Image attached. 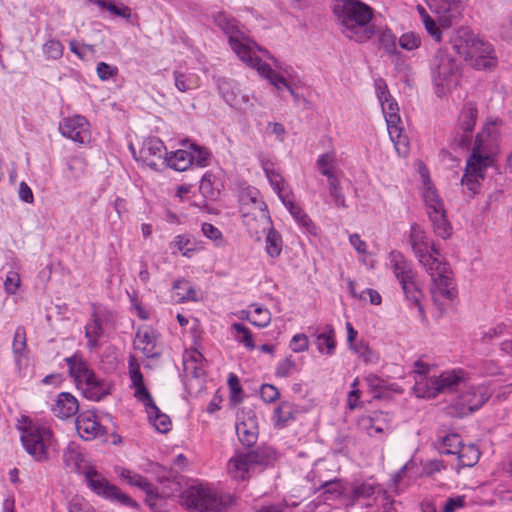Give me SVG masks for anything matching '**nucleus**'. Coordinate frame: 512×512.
<instances>
[{
  "label": "nucleus",
  "instance_id": "c85d7f7f",
  "mask_svg": "<svg viewBox=\"0 0 512 512\" xmlns=\"http://www.w3.org/2000/svg\"><path fill=\"white\" fill-rule=\"evenodd\" d=\"M79 410L77 399L70 393L62 392L58 395L53 408L55 416H76Z\"/></svg>",
  "mask_w": 512,
  "mask_h": 512
},
{
  "label": "nucleus",
  "instance_id": "412c9836",
  "mask_svg": "<svg viewBox=\"0 0 512 512\" xmlns=\"http://www.w3.org/2000/svg\"><path fill=\"white\" fill-rule=\"evenodd\" d=\"M63 462L71 471L82 474L90 466L86 464V458L81 447L75 442L69 443L63 451Z\"/></svg>",
  "mask_w": 512,
  "mask_h": 512
},
{
  "label": "nucleus",
  "instance_id": "e433bc0d",
  "mask_svg": "<svg viewBox=\"0 0 512 512\" xmlns=\"http://www.w3.org/2000/svg\"><path fill=\"white\" fill-rule=\"evenodd\" d=\"M348 483L342 481H325L321 484L324 493L330 494L333 498L341 499L346 505L348 495Z\"/></svg>",
  "mask_w": 512,
  "mask_h": 512
},
{
  "label": "nucleus",
  "instance_id": "bf43d9fd",
  "mask_svg": "<svg viewBox=\"0 0 512 512\" xmlns=\"http://www.w3.org/2000/svg\"><path fill=\"white\" fill-rule=\"evenodd\" d=\"M175 86L180 92H186L193 88L192 80L180 71H174Z\"/></svg>",
  "mask_w": 512,
  "mask_h": 512
},
{
  "label": "nucleus",
  "instance_id": "f3484780",
  "mask_svg": "<svg viewBox=\"0 0 512 512\" xmlns=\"http://www.w3.org/2000/svg\"><path fill=\"white\" fill-rule=\"evenodd\" d=\"M89 124L85 117L76 115L74 117L65 118L59 125L62 136L84 144L90 140Z\"/></svg>",
  "mask_w": 512,
  "mask_h": 512
},
{
  "label": "nucleus",
  "instance_id": "603ef678",
  "mask_svg": "<svg viewBox=\"0 0 512 512\" xmlns=\"http://www.w3.org/2000/svg\"><path fill=\"white\" fill-rule=\"evenodd\" d=\"M398 44L402 49L412 51L420 47L421 38L414 32H407L399 38Z\"/></svg>",
  "mask_w": 512,
  "mask_h": 512
},
{
  "label": "nucleus",
  "instance_id": "4d7b16f0",
  "mask_svg": "<svg viewBox=\"0 0 512 512\" xmlns=\"http://www.w3.org/2000/svg\"><path fill=\"white\" fill-rule=\"evenodd\" d=\"M380 418H362L367 420L368 424H364V427L371 437L382 436L384 434L385 427L382 423H378Z\"/></svg>",
  "mask_w": 512,
  "mask_h": 512
},
{
  "label": "nucleus",
  "instance_id": "4be33fe9",
  "mask_svg": "<svg viewBox=\"0 0 512 512\" xmlns=\"http://www.w3.org/2000/svg\"><path fill=\"white\" fill-rule=\"evenodd\" d=\"M71 376L83 378L90 387H97L99 381L95 374L88 368L87 364L78 356L73 355L65 359Z\"/></svg>",
  "mask_w": 512,
  "mask_h": 512
},
{
  "label": "nucleus",
  "instance_id": "c03bdc74",
  "mask_svg": "<svg viewBox=\"0 0 512 512\" xmlns=\"http://www.w3.org/2000/svg\"><path fill=\"white\" fill-rule=\"evenodd\" d=\"M480 458V451L474 445L464 446L458 455L459 462L464 467L474 466Z\"/></svg>",
  "mask_w": 512,
  "mask_h": 512
},
{
  "label": "nucleus",
  "instance_id": "9b49d317",
  "mask_svg": "<svg viewBox=\"0 0 512 512\" xmlns=\"http://www.w3.org/2000/svg\"><path fill=\"white\" fill-rule=\"evenodd\" d=\"M438 255L439 252L435 249L434 252L431 251L418 260L431 276L433 295L453 300L456 297V289L450 277L451 270L446 262L438 258Z\"/></svg>",
  "mask_w": 512,
  "mask_h": 512
},
{
  "label": "nucleus",
  "instance_id": "0eeeda50",
  "mask_svg": "<svg viewBox=\"0 0 512 512\" xmlns=\"http://www.w3.org/2000/svg\"><path fill=\"white\" fill-rule=\"evenodd\" d=\"M276 459L271 448L257 449L235 453L227 463L230 477L236 481H244Z\"/></svg>",
  "mask_w": 512,
  "mask_h": 512
},
{
  "label": "nucleus",
  "instance_id": "cd10ccee",
  "mask_svg": "<svg viewBox=\"0 0 512 512\" xmlns=\"http://www.w3.org/2000/svg\"><path fill=\"white\" fill-rule=\"evenodd\" d=\"M217 88L223 100L231 107H237L242 97L234 81L227 78L217 79Z\"/></svg>",
  "mask_w": 512,
  "mask_h": 512
},
{
  "label": "nucleus",
  "instance_id": "20e7f679",
  "mask_svg": "<svg viewBox=\"0 0 512 512\" xmlns=\"http://www.w3.org/2000/svg\"><path fill=\"white\" fill-rule=\"evenodd\" d=\"M17 428L25 451L37 462L49 459L51 451H56L57 442L50 427L39 418H20Z\"/></svg>",
  "mask_w": 512,
  "mask_h": 512
},
{
  "label": "nucleus",
  "instance_id": "e2e57ef3",
  "mask_svg": "<svg viewBox=\"0 0 512 512\" xmlns=\"http://www.w3.org/2000/svg\"><path fill=\"white\" fill-rule=\"evenodd\" d=\"M291 347H292L293 352H295V353H300V352H304V351L308 350V348H309L308 337L303 333L294 335L291 340Z\"/></svg>",
  "mask_w": 512,
  "mask_h": 512
},
{
  "label": "nucleus",
  "instance_id": "37998d69",
  "mask_svg": "<svg viewBox=\"0 0 512 512\" xmlns=\"http://www.w3.org/2000/svg\"><path fill=\"white\" fill-rule=\"evenodd\" d=\"M189 149L190 152H192L193 165L202 168L209 165L211 153L207 148L200 146L196 143H191L189 145Z\"/></svg>",
  "mask_w": 512,
  "mask_h": 512
},
{
  "label": "nucleus",
  "instance_id": "a211bd4d",
  "mask_svg": "<svg viewBox=\"0 0 512 512\" xmlns=\"http://www.w3.org/2000/svg\"><path fill=\"white\" fill-rule=\"evenodd\" d=\"M120 477L126 480L129 485L143 490L147 495L146 502L149 506L153 507L155 505L154 500L158 498V493L153 484L148 482L145 477L128 469H123Z\"/></svg>",
  "mask_w": 512,
  "mask_h": 512
},
{
  "label": "nucleus",
  "instance_id": "4c0bfd02",
  "mask_svg": "<svg viewBox=\"0 0 512 512\" xmlns=\"http://www.w3.org/2000/svg\"><path fill=\"white\" fill-rule=\"evenodd\" d=\"M263 225V231L267 229L268 234L266 237V251L271 257H277L280 255L282 250V241L280 235L269 225Z\"/></svg>",
  "mask_w": 512,
  "mask_h": 512
},
{
  "label": "nucleus",
  "instance_id": "ea45409f",
  "mask_svg": "<svg viewBox=\"0 0 512 512\" xmlns=\"http://www.w3.org/2000/svg\"><path fill=\"white\" fill-rule=\"evenodd\" d=\"M255 306L253 315L250 312H246V320H248L252 325L264 328L267 327L271 322V313L268 309L263 308L261 306Z\"/></svg>",
  "mask_w": 512,
  "mask_h": 512
},
{
  "label": "nucleus",
  "instance_id": "c9c22d12",
  "mask_svg": "<svg viewBox=\"0 0 512 512\" xmlns=\"http://www.w3.org/2000/svg\"><path fill=\"white\" fill-rule=\"evenodd\" d=\"M263 170L266 174V177H267L270 185L272 186L273 190L277 193L280 200L282 198L286 197L287 195H284V193H283L284 192V179L277 171H275V169L273 168V164L269 163V162L264 163Z\"/></svg>",
  "mask_w": 512,
  "mask_h": 512
},
{
  "label": "nucleus",
  "instance_id": "0e129e2a",
  "mask_svg": "<svg viewBox=\"0 0 512 512\" xmlns=\"http://www.w3.org/2000/svg\"><path fill=\"white\" fill-rule=\"evenodd\" d=\"M96 72L101 80H108L117 74V68L105 62L97 64Z\"/></svg>",
  "mask_w": 512,
  "mask_h": 512
},
{
  "label": "nucleus",
  "instance_id": "72a5a7b5",
  "mask_svg": "<svg viewBox=\"0 0 512 512\" xmlns=\"http://www.w3.org/2000/svg\"><path fill=\"white\" fill-rule=\"evenodd\" d=\"M317 349L320 353L333 355L336 348L335 332L331 325L326 326V331L316 337Z\"/></svg>",
  "mask_w": 512,
  "mask_h": 512
},
{
  "label": "nucleus",
  "instance_id": "3c124183",
  "mask_svg": "<svg viewBox=\"0 0 512 512\" xmlns=\"http://www.w3.org/2000/svg\"><path fill=\"white\" fill-rule=\"evenodd\" d=\"M424 200L427 206V213H430V210H440L444 208L443 201L437 194L436 189L431 186L426 188V191L424 192Z\"/></svg>",
  "mask_w": 512,
  "mask_h": 512
},
{
  "label": "nucleus",
  "instance_id": "58836bf2",
  "mask_svg": "<svg viewBox=\"0 0 512 512\" xmlns=\"http://www.w3.org/2000/svg\"><path fill=\"white\" fill-rule=\"evenodd\" d=\"M27 349L26 332L24 327L19 326L16 328L12 343V350L15 357L16 364H20V358L24 356Z\"/></svg>",
  "mask_w": 512,
  "mask_h": 512
},
{
  "label": "nucleus",
  "instance_id": "052dcab7",
  "mask_svg": "<svg viewBox=\"0 0 512 512\" xmlns=\"http://www.w3.org/2000/svg\"><path fill=\"white\" fill-rule=\"evenodd\" d=\"M278 389L271 384H263L260 387V396L262 400L266 403H271L279 398Z\"/></svg>",
  "mask_w": 512,
  "mask_h": 512
},
{
  "label": "nucleus",
  "instance_id": "680f3d73",
  "mask_svg": "<svg viewBox=\"0 0 512 512\" xmlns=\"http://www.w3.org/2000/svg\"><path fill=\"white\" fill-rule=\"evenodd\" d=\"M296 364L291 356L286 357L284 360L279 362L276 368V375L279 377H287L295 369Z\"/></svg>",
  "mask_w": 512,
  "mask_h": 512
},
{
  "label": "nucleus",
  "instance_id": "49530a36",
  "mask_svg": "<svg viewBox=\"0 0 512 512\" xmlns=\"http://www.w3.org/2000/svg\"><path fill=\"white\" fill-rule=\"evenodd\" d=\"M369 390L373 393V397L377 399L386 398L388 391L386 389L385 381L375 375H370L366 378Z\"/></svg>",
  "mask_w": 512,
  "mask_h": 512
},
{
  "label": "nucleus",
  "instance_id": "f257e3e1",
  "mask_svg": "<svg viewBox=\"0 0 512 512\" xmlns=\"http://www.w3.org/2000/svg\"><path fill=\"white\" fill-rule=\"evenodd\" d=\"M333 13L343 28V34L350 40L364 43L376 33L371 24L372 8L359 0H335Z\"/></svg>",
  "mask_w": 512,
  "mask_h": 512
},
{
  "label": "nucleus",
  "instance_id": "7ed1b4c3",
  "mask_svg": "<svg viewBox=\"0 0 512 512\" xmlns=\"http://www.w3.org/2000/svg\"><path fill=\"white\" fill-rule=\"evenodd\" d=\"M501 124V120H490L486 123L481 133L475 136L472 153L466 161L464 175L461 184L465 185L472 195L478 193L481 181L484 180L486 170L491 163V156L487 153L484 136L493 137L496 135L495 127Z\"/></svg>",
  "mask_w": 512,
  "mask_h": 512
},
{
  "label": "nucleus",
  "instance_id": "473e14b6",
  "mask_svg": "<svg viewBox=\"0 0 512 512\" xmlns=\"http://www.w3.org/2000/svg\"><path fill=\"white\" fill-rule=\"evenodd\" d=\"M478 109L476 103L469 101L464 104L460 115L458 128L461 131L473 132L476 125Z\"/></svg>",
  "mask_w": 512,
  "mask_h": 512
},
{
  "label": "nucleus",
  "instance_id": "338daca9",
  "mask_svg": "<svg viewBox=\"0 0 512 512\" xmlns=\"http://www.w3.org/2000/svg\"><path fill=\"white\" fill-rule=\"evenodd\" d=\"M67 167L73 176L79 177L84 172L85 161L81 157H72L69 159Z\"/></svg>",
  "mask_w": 512,
  "mask_h": 512
},
{
  "label": "nucleus",
  "instance_id": "1a4fd4ad",
  "mask_svg": "<svg viewBox=\"0 0 512 512\" xmlns=\"http://www.w3.org/2000/svg\"><path fill=\"white\" fill-rule=\"evenodd\" d=\"M377 97L381 104L382 111L387 123V129L391 140L399 154L408 153V138L402 134V128L399 126L401 118L397 102L392 99L387 85L382 80L376 82Z\"/></svg>",
  "mask_w": 512,
  "mask_h": 512
},
{
  "label": "nucleus",
  "instance_id": "aec40b11",
  "mask_svg": "<svg viewBox=\"0 0 512 512\" xmlns=\"http://www.w3.org/2000/svg\"><path fill=\"white\" fill-rule=\"evenodd\" d=\"M488 397L482 392V389H470L459 397L457 406L460 408L458 416H464L477 411L486 401Z\"/></svg>",
  "mask_w": 512,
  "mask_h": 512
},
{
  "label": "nucleus",
  "instance_id": "bb28decb",
  "mask_svg": "<svg viewBox=\"0 0 512 512\" xmlns=\"http://www.w3.org/2000/svg\"><path fill=\"white\" fill-rule=\"evenodd\" d=\"M375 493V485L370 482L348 483L346 506L352 507L359 499L370 498Z\"/></svg>",
  "mask_w": 512,
  "mask_h": 512
},
{
  "label": "nucleus",
  "instance_id": "7c9ffc66",
  "mask_svg": "<svg viewBox=\"0 0 512 512\" xmlns=\"http://www.w3.org/2000/svg\"><path fill=\"white\" fill-rule=\"evenodd\" d=\"M104 335L102 321L94 311L91 320L85 325V337L87 339V347L95 349L100 346L99 339Z\"/></svg>",
  "mask_w": 512,
  "mask_h": 512
},
{
  "label": "nucleus",
  "instance_id": "c756f323",
  "mask_svg": "<svg viewBox=\"0 0 512 512\" xmlns=\"http://www.w3.org/2000/svg\"><path fill=\"white\" fill-rule=\"evenodd\" d=\"M428 217L437 236L443 239L450 237L452 233V226L446 217V211L444 208L440 210H430Z\"/></svg>",
  "mask_w": 512,
  "mask_h": 512
},
{
  "label": "nucleus",
  "instance_id": "de8ad7c7",
  "mask_svg": "<svg viewBox=\"0 0 512 512\" xmlns=\"http://www.w3.org/2000/svg\"><path fill=\"white\" fill-rule=\"evenodd\" d=\"M378 41L388 54H397V39L389 29L379 31Z\"/></svg>",
  "mask_w": 512,
  "mask_h": 512
},
{
  "label": "nucleus",
  "instance_id": "a18cd8bd",
  "mask_svg": "<svg viewBox=\"0 0 512 512\" xmlns=\"http://www.w3.org/2000/svg\"><path fill=\"white\" fill-rule=\"evenodd\" d=\"M442 452L445 454L459 455L464 445L458 434H448L442 441Z\"/></svg>",
  "mask_w": 512,
  "mask_h": 512
},
{
  "label": "nucleus",
  "instance_id": "79ce46f5",
  "mask_svg": "<svg viewBox=\"0 0 512 512\" xmlns=\"http://www.w3.org/2000/svg\"><path fill=\"white\" fill-rule=\"evenodd\" d=\"M473 138V132L461 131L459 128L453 133L450 139L452 149L467 150L469 149Z\"/></svg>",
  "mask_w": 512,
  "mask_h": 512
},
{
  "label": "nucleus",
  "instance_id": "ddd939ff",
  "mask_svg": "<svg viewBox=\"0 0 512 512\" xmlns=\"http://www.w3.org/2000/svg\"><path fill=\"white\" fill-rule=\"evenodd\" d=\"M389 262L406 298L414 299L417 302L419 287L415 282V272L412 269V264L401 252L396 250L389 253Z\"/></svg>",
  "mask_w": 512,
  "mask_h": 512
},
{
  "label": "nucleus",
  "instance_id": "774afa93",
  "mask_svg": "<svg viewBox=\"0 0 512 512\" xmlns=\"http://www.w3.org/2000/svg\"><path fill=\"white\" fill-rule=\"evenodd\" d=\"M500 35L503 40L512 43V14L501 25Z\"/></svg>",
  "mask_w": 512,
  "mask_h": 512
},
{
  "label": "nucleus",
  "instance_id": "69168bd1",
  "mask_svg": "<svg viewBox=\"0 0 512 512\" xmlns=\"http://www.w3.org/2000/svg\"><path fill=\"white\" fill-rule=\"evenodd\" d=\"M465 496L450 497L446 500L443 506V512H455L456 510L464 507Z\"/></svg>",
  "mask_w": 512,
  "mask_h": 512
},
{
  "label": "nucleus",
  "instance_id": "8fccbe9b",
  "mask_svg": "<svg viewBox=\"0 0 512 512\" xmlns=\"http://www.w3.org/2000/svg\"><path fill=\"white\" fill-rule=\"evenodd\" d=\"M227 384L230 392V401L233 404H238L242 400L243 393L238 376L234 373H230L228 376Z\"/></svg>",
  "mask_w": 512,
  "mask_h": 512
},
{
  "label": "nucleus",
  "instance_id": "864d4df0",
  "mask_svg": "<svg viewBox=\"0 0 512 512\" xmlns=\"http://www.w3.org/2000/svg\"><path fill=\"white\" fill-rule=\"evenodd\" d=\"M64 47L59 40L51 39L43 45L44 54L53 60L59 59L63 54Z\"/></svg>",
  "mask_w": 512,
  "mask_h": 512
},
{
  "label": "nucleus",
  "instance_id": "13d9d810",
  "mask_svg": "<svg viewBox=\"0 0 512 512\" xmlns=\"http://www.w3.org/2000/svg\"><path fill=\"white\" fill-rule=\"evenodd\" d=\"M148 423L155 431L165 434L172 428L171 418H147Z\"/></svg>",
  "mask_w": 512,
  "mask_h": 512
},
{
  "label": "nucleus",
  "instance_id": "393cba45",
  "mask_svg": "<svg viewBox=\"0 0 512 512\" xmlns=\"http://www.w3.org/2000/svg\"><path fill=\"white\" fill-rule=\"evenodd\" d=\"M435 379L436 392H439V394L450 393L456 391L464 382V373L461 370L445 371Z\"/></svg>",
  "mask_w": 512,
  "mask_h": 512
},
{
  "label": "nucleus",
  "instance_id": "5fc2aeb1",
  "mask_svg": "<svg viewBox=\"0 0 512 512\" xmlns=\"http://www.w3.org/2000/svg\"><path fill=\"white\" fill-rule=\"evenodd\" d=\"M232 329L242 335V338L239 340L240 343L244 344L250 350L255 348L251 331L245 325L242 323H234Z\"/></svg>",
  "mask_w": 512,
  "mask_h": 512
},
{
  "label": "nucleus",
  "instance_id": "b1692460",
  "mask_svg": "<svg viewBox=\"0 0 512 512\" xmlns=\"http://www.w3.org/2000/svg\"><path fill=\"white\" fill-rule=\"evenodd\" d=\"M257 418H241L235 423V430L239 441L244 446H252L258 438Z\"/></svg>",
  "mask_w": 512,
  "mask_h": 512
},
{
  "label": "nucleus",
  "instance_id": "2eb2a0df",
  "mask_svg": "<svg viewBox=\"0 0 512 512\" xmlns=\"http://www.w3.org/2000/svg\"><path fill=\"white\" fill-rule=\"evenodd\" d=\"M241 213L244 222L249 225L251 219H259L264 225L271 223L266 203L260 198L257 189H247L240 197Z\"/></svg>",
  "mask_w": 512,
  "mask_h": 512
},
{
  "label": "nucleus",
  "instance_id": "a19ab883",
  "mask_svg": "<svg viewBox=\"0 0 512 512\" xmlns=\"http://www.w3.org/2000/svg\"><path fill=\"white\" fill-rule=\"evenodd\" d=\"M173 290L175 292V295L177 296L178 302H185V301H194L195 298V290L187 280H178L173 285Z\"/></svg>",
  "mask_w": 512,
  "mask_h": 512
},
{
  "label": "nucleus",
  "instance_id": "2f4dec72",
  "mask_svg": "<svg viewBox=\"0 0 512 512\" xmlns=\"http://www.w3.org/2000/svg\"><path fill=\"white\" fill-rule=\"evenodd\" d=\"M191 165H193L192 152L179 149L172 152L170 155L167 154L164 166L170 167L176 171H185Z\"/></svg>",
  "mask_w": 512,
  "mask_h": 512
},
{
  "label": "nucleus",
  "instance_id": "f03ea898",
  "mask_svg": "<svg viewBox=\"0 0 512 512\" xmlns=\"http://www.w3.org/2000/svg\"><path fill=\"white\" fill-rule=\"evenodd\" d=\"M451 44L454 51L476 70H492L497 66L498 58L494 47L467 27L456 31L451 38Z\"/></svg>",
  "mask_w": 512,
  "mask_h": 512
},
{
  "label": "nucleus",
  "instance_id": "6ab92c4d",
  "mask_svg": "<svg viewBox=\"0 0 512 512\" xmlns=\"http://www.w3.org/2000/svg\"><path fill=\"white\" fill-rule=\"evenodd\" d=\"M78 435L85 441H91L105 433V427L98 418H71Z\"/></svg>",
  "mask_w": 512,
  "mask_h": 512
},
{
  "label": "nucleus",
  "instance_id": "9d476101",
  "mask_svg": "<svg viewBox=\"0 0 512 512\" xmlns=\"http://www.w3.org/2000/svg\"><path fill=\"white\" fill-rule=\"evenodd\" d=\"M432 80L438 95L457 85L461 77L460 62L445 49H438L431 64Z\"/></svg>",
  "mask_w": 512,
  "mask_h": 512
},
{
  "label": "nucleus",
  "instance_id": "4468645a",
  "mask_svg": "<svg viewBox=\"0 0 512 512\" xmlns=\"http://www.w3.org/2000/svg\"><path fill=\"white\" fill-rule=\"evenodd\" d=\"M128 367L132 387L135 389L134 396L144 405L148 416H167L155 405L151 394L144 384L140 366L134 356L129 357Z\"/></svg>",
  "mask_w": 512,
  "mask_h": 512
},
{
  "label": "nucleus",
  "instance_id": "5701e85b",
  "mask_svg": "<svg viewBox=\"0 0 512 512\" xmlns=\"http://www.w3.org/2000/svg\"><path fill=\"white\" fill-rule=\"evenodd\" d=\"M258 73L269 80V82L278 90L282 87L286 88L292 95L296 103L299 102L301 96L291 87L288 81L279 73L274 71L271 66L265 62H261L256 68Z\"/></svg>",
  "mask_w": 512,
  "mask_h": 512
},
{
  "label": "nucleus",
  "instance_id": "f704fd0d",
  "mask_svg": "<svg viewBox=\"0 0 512 512\" xmlns=\"http://www.w3.org/2000/svg\"><path fill=\"white\" fill-rule=\"evenodd\" d=\"M436 379L435 377L424 378L420 381H416L414 385V392L419 398H435L439 395V392H436L437 385H435Z\"/></svg>",
  "mask_w": 512,
  "mask_h": 512
},
{
  "label": "nucleus",
  "instance_id": "6e6d98bb",
  "mask_svg": "<svg viewBox=\"0 0 512 512\" xmlns=\"http://www.w3.org/2000/svg\"><path fill=\"white\" fill-rule=\"evenodd\" d=\"M68 512H95L94 508L82 497L75 496L68 503Z\"/></svg>",
  "mask_w": 512,
  "mask_h": 512
},
{
  "label": "nucleus",
  "instance_id": "39448f33",
  "mask_svg": "<svg viewBox=\"0 0 512 512\" xmlns=\"http://www.w3.org/2000/svg\"><path fill=\"white\" fill-rule=\"evenodd\" d=\"M216 25L228 37L231 49L235 54L251 68H256L262 60L255 55L254 49L262 50L254 41L250 40L243 31L240 30L238 21L229 17L224 12H219L214 16Z\"/></svg>",
  "mask_w": 512,
  "mask_h": 512
},
{
  "label": "nucleus",
  "instance_id": "a878e982",
  "mask_svg": "<svg viewBox=\"0 0 512 512\" xmlns=\"http://www.w3.org/2000/svg\"><path fill=\"white\" fill-rule=\"evenodd\" d=\"M409 241L418 259L431 251H435V248L428 241L425 232L417 224L411 225Z\"/></svg>",
  "mask_w": 512,
  "mask_h": 512
},
{
  "label": "nucleus",
  "instance_id": "423d86ee",
  "mask_svg": "<svg viewBox=\"0 0 512 512\" xmlns=\"http://www.w3.org/2000/svg\"><path fill=\"white\" fill-rule=\"evenodd\" d=\"M429 9L437 14V22L430 17L423 7H418L422 22L428 34L437 42L442 39L441 27H450L460 16L462 4L466 0H426Z\"/></svg>",
  "mask_w": 512,
  "mask_h": 512
},
{
  "label": "nucleus",
  "instance_id": "f8f14e48",
  "mask_svg": "<svg viewBox=\"0 0 512 512\" xmlns=\"http://www.w3.org/2000/svg\"><path fill=\"white\" fill-rule=\"evenodd\" d=\"M86 485L97 496L102 497L111 502H118L123 506L137 509L138 503L129 497L127 494L111 484L101 473H99L93 466H89L83 471Z\"/></svg>",
  "mask_w": 512,
  "mask_h": 512
},
{
  "label": "nucleus",
  "instance_id": "09e8293b",
  "mask_svg": "<svg viewBox=\"0 0 512 512\" xmlns=\"http://www.w3.org/2000/svg\"><path fill=\"white\" fill-rule=\"evenodd\" d=\"M335 154L333 152L324 153L317 159V168L320 173L327 176L334 173L335 169Z\"/></svg>",
  "mask_w": 512,
  "mask_h": 512
},
{
  "label": "nucleus",
  "instance_id": "dca6fc26",
  "mask_svg": "<svg viewBox=\"0 0 512 512\" xmlns=\"http://www.w3.org/2000/svg\"><path fill=\"white\" fill-rule=\"evenodd\" d=\"M129 148L136 161H140L154 170L158 169L159 164L165 165L167 150L164 143L157 137L145 139L138 153L132 145Z\"/></svg>",
  "mask_w": 512,
  "mask_h": 512
},
{
  "label": "nucleus",
  "instance_id": "6e6552de",
  "mask_svg": "<svg viewBox=\"0 0 512 512\" xmlns=\"http://www.w3.org/2000/svg\"><path fill=\"white\" fill-rule=\"evenodd\" d=\"M232 501L231 496H220L209 484L188 487L181 495V503L191 512H221Z\"/></svg>",
  "mask_w": 512,
  "mask_h": 512
}]
</instances>
